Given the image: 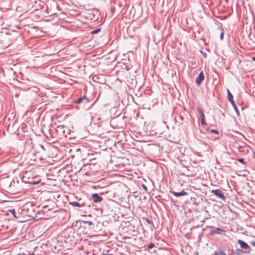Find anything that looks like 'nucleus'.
I'll return each mask as SVG.
<instances>
[{"instance_id": "16", "label": "nucleus", "mask_w": 255, "mask_h": 255, "mask_svg": "<svg viewBox=\"0 0 255 255\" xmlns=\"http://www.w3.org/2000/svg\"><path fill=\"white\" fill-rule=\"evenodd\" d=\"M236 253H237V254L238 255H240L241 253H243V250H242L241 249H237L236 250Z\"/></svg>"}, {"instance_id": "14", "label": "nucleus", "mask_w": 255, "mask_h": 255, "mask_svg": "<svg viewBox=\"0 0 255 255\" xmlns=\"http://www.w3.org/2000/svg\"><path fill=\"white\" fill-rule=\"evenodd\" d=\"M86 98V97H85V96H84V97H82V98H79V99H78V100L76 101V102L75 103H77V104L80 103H81V102L82 101V100H83L84 98Z\"/></svg>"}, {"instance_id": "13", "label": "nucleus", "mask_w": 255, "mask_h": 255, "mask_svg": "<svg viewBox=\"0 0 255 255\" xmlns=\"http://www.w3.org/2000/svg\"><path fill=\"white\" fill-rule=\"evenodd\" d=\"M210 132H211L212 133H215L216 135H218L219 134V132L217 130H215V129H211V130H210Z\"/></svg>"}, {"instance_id": "17", "label": "nucleus", "mask_w": 255, "mask_h": 255, "mask_svg": "<svg viewBox=\"0 0 255 255\" xmlns=\"http://www.w3.org/2000/svg\"><path fill=\"white\" fill-rule=\"evenodd\" d=\"M41 180H37L36 181H33V182H30V183L32 184H38L40 182Z\"/></svg>"}, {"instance_id": "6", "label": "nucleus", "mask_w": 255, "mask_h": 255, "mask_svg": "<svg viewBox=\"0 0 255 255\" xmlns=\"http://www.w3.org/2000/svg\"><path fill=\"white\" fill-rule=\"evenodd\" d=\"M92 197L94 198V202H100L102 200V198L99 196L97 193L93 194Z\"/></svg>"}, {"instance_id": "8", "label": "nucleus", "mask_w": 255, "mask_h": 255, "mask_svg": "<svg viewBox=\"0 0 255 255\" xmlns=\"http://www.w3.org/2000/svg\"><path fill=\"white\" fill-rule=\"evenodd\" d=\"M173 194L175 196L179 197L181 196H185L188 195V193L184 191H182L180 192H173Z\"/></svg>"}, {"instance_id": "9", "label": "nucleus", "mask_w": 255, "mask_h": 255, "mask_svg": "<svg viewBox=\"0 0 255 255\" xmlns=\"http://www.w3.org/2000/svg\"><path fill=\"white\" fill-rule=\"evenodd\" d=\"M8 212L11 213L12 214L13 217L16 218H17L20 217V213L19 211H18V215H16L14 210H9Z\"/></svg>"}, {"instance_id": "12", "label": "nucleus", "mask_w": 255, "mask_h": 255, "mask_svg": "<svg viewBox=\"0 0 255 255\" xmlns=\"http://www.w3.org/2000/svg\"><path fill=\"white\" fill-rule=\"evenodd\" d=\"M69 204L72 206H76V207H80L81 206L79 204V203L77 202H70L69 203Z\"/></svg>"}, {"instance_id": "1", "label": "nucleus", "mask_w": 255, "mask_h": 255, "mask_svg": "<svg viewBox=\"0 0 255 255\" xmlns=\"http://www.w3.org/2000/svg\"><path fill=\"white\" fill-rule=\"evenodd\" d=\"M238 243L240 244L241 247L245 250H247V251H245V252L246 253H249L251 252V248L245 242L242 240H239L238 241Z\"/></svg>"}, {"instance_id": "2", "label": "nucleus", "mask_w": 255, "mask_h": 255, "mask_svg": "<svg viewBox=\"0 0 255 255\" xmlns=\"http://www.w3.org/2000/svg\"><path fill=\"white\" fill-rule=\"evenodd\" d=\"M227 91H228V99L229 101L233 105V106H234L235 109L236 110L238 115H239V111H238V109L237 106L235 105V102L233 100V96L232 94L231 93V92H230V91L228 89L227 90Z\"/></svg>"}, {"instance_id": "23", "label": "nucleus", "mask_w": 255, "mask_h": 255, "mask_svg": "<svg viewBox=\"0 0 255 255\" xmlns=\"http://www.w3.org/2000/svg\"><path fill=\"white\" fill-rule=\"evenodd\" d=\"M103 255H112L111 254H103Z\"/></svg>"}, {"instance_id": "21", "label": "nucleus", "mask_w": 255, "mask_h": 255, "mask_svg": "<svg viewBox=\"0 0 255 255\" xmlns=\"http://www.w3.org/2000/svg\"><path fill=\"white\" fill-rule=\"evenodd\" d=\"M252 59H253L254 61H255V57H252Z\"/></svg>"}, {"instance_id": "10", "label": "nucleus", "mask_w": 255, "mask_h": 255, "mask_svg": "<svg viewBox=\"0 0 255 255\" xmlns=\"http://www.w3.org/2000/svg\"><path fill=\"white\" fill-rule=\"evenodd\" d=\"M218 31L220 33V39L222 40L224 37V30L222 29L219 28Z\"/></svg>"}, {"instance_id": "7", "label": "nucleus", "mask_w": 255, "mask_h": 255, "mask_svg": "<svg viewBox=\"0 0 255 255\" xmlns=\"http://www.w3.org/2000/svg\"><path fill=\"white\" fill-rule=\"evenodd\" d=\"M204 75L202 73V72H200L198 77L196 80V81L198 84H200L202 81L204 79Z\"/></svg>"}, {"instance_id": "24", "label": "nucleus", "mask_w": 255, "mask_h": 255, "mask_svg": "<svg viewBox=\"0 0 255 255\" xmlns=\"http://www.w3.org/2000/svg\"><path fill=\"white\" fill-rule=\"evenodd\" d=\"M89 224L90 225L92 224V223L91 222H89Z\"/></svg>"}, {"instance_id": "18", "label": "nucleus", "mask_w": 255, "mask_h": 255, "mask_svg": "<svg viewBox=\"0 0 255 255\" xmlns=\"http://www.w3.org/2000/svg\"><path fill=\"white\" fill-rule=\"evenodd\" d=\"M17 255H34V253H29L28 254H25L23 253L22 254H19Z\"/></svg>"}, {"instance_id": "19", "label": "nucleus", "mask_w": 255, "mask_h": 255, "mask_svg": "<svg viewBox=\"0 0 255 255\" xmlns=\"http://www.w3.org/2000/svg\"><path fill=\"white\" fill-rule=\"evenodd\" d=\"M238 160L241 163L244 164V160L243 158H239Z\"/></svg>"}, {"instance_id": "20", "label": "nucleus", "mask_w": 255, "mask_h": 255, "mask_svg": "<svg viewBox=\"0 0 255 255\" xmlns=\"http://www.w3.org/2000/svg\"><path fill=\"white\" fill-rule=\"evenodd\" d=\"M153 246H154V245H153V244H151L149 245V248H150V249L152 248H153Z\"/></svg>"}, {"instance_id": "22", "label": "nucleus", "mask_w": 255, "mask_h": 255, "mask_svg": "<svg viewBox=\"0 0 255 255\" xmlns=\"http://www.w3.org/2000/svg\"><path fill=\"white\" fill-rule=\"evenodd\" d=\"M25 221H23V220H21V221H20L19 222L20 223H23L24 222H25Z\"/></svg>"}, {"instance_id": "5", "label": "nucleus", "mask_w": 255, "mask_h": 255, "mask_svg": "<svg viewBox=\"0 0 255 255\" xmlns=\"http://www.w3.org/2000/svg\"><path fill=\"white\" fill-rule=\"evenodd\" d=\"M224 232H225V231L223 230L222 229L216 228L211 232L210 235H214L215 234H221Z\"/></svg>"}, {"instance_id": "4", "label": "nucleus", "mask_w": 255, "mask_h": 255, "mask_svg": "<svg viewBox=\"0 0 255 255\" xmlns=\"http://www.w3.org/2000/svg\"><path fill=\"white\" fill-rule=\"evenodd\" d=\"M198 112H199V113L200 114V116L201 118V124L203 126H205L206 125V121L204 119V113H203V111L200 109H198Z\"/></svg>"}, {"instance_id": "3", "label": "nucleus", "mask_w": 255, "mask_h": 255, "mask_svg": "<svg viewBox=\"0 0 255 255\" xmlns=\"http://www.w3.org/2000/svg\"><path fill=\"white\" fill-rule=\"evenodd\" d=\"M215 195H216L218 198L221 199H225V197L223 194L222 191L221 190L217 189V190H213L212 191Z\"/></svg>"}, {"instance_id": "15", "label": "nucleus", "mask_w": 255, "mask_h": 255, "mask_svg": "<svg viewBox=\"0 0 255 255\" xmlns=\"http://www.w3.org/2000/svg\"><path fill=\"white\" fill-rule=\"evenodd\" d=\"M100 30V29H95L94 30H93L91 31V33L92 34H95V33H97L98 32H99Z\"/></svg>"}, {"instance_id": "11", "label": "nucleus", "mask_w": 255, "mask_h": 255, "mask_svg": "<svg viewBox=\"0 0 255 255\" xmlns=\"http://www.w3.org/2000/svg\"><path fill=\"white\" fill-rule=\"evenodd\" d=\"M215 255H227L222 250H219L215 253Z\"/></svg>"}]
</instances>
